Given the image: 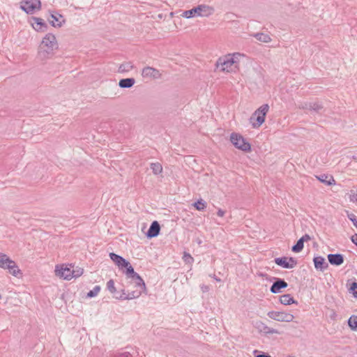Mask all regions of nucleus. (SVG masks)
<instances>
[{"label":"nucleus","instance_id":"f257e3e1","mask_svg":"<svg viewBox=\"0 0 357 357\" xmlns=\"http://www.w3.org/2000/svg\"><path fill=\"white\" fill-rule=\"evenodd\" d=\"M57 48L58 43L55 36L52 33L46 34L38 48V58L40 60H46L50 58Z\"/></svg>","mask_w":357,"mask_h":357},{"label":"nucleus","instance_id":"f03ea898","mask_svg":"<svg viewBox=\"0 0 357 357\" xmlns=\"http://www.w3.org/2000/svg\"><path fill=\"white\" fill-rule=\"evenodd\" d=\"M214 8L206 4H201L197 7L183 11L182 16L185 18H191L195 16L209 17L214 13Z\"/></svg>","mask_w":357,"mask_h":357},{"label":"nucleus","instance_id":"7ed1b4c3","mask_svg":"<svg viewBox=\"0 0 357 357\" xmlns=\"http://www.w3.org/2000/svg\"><path fill=\"white\" fill-rule=\"evenodd\" d=\"M83 273L82 269L74 270L71 267L61 266H56L55 274L56 276L63 278L64 280H71L73 278H77L80 276Z\"/></svg>","mask_w":357,"mask_h":357},{"label":"nucleus","instance_id":"20e7f679","mask_svg":"<svg viewBox=\"0 0 357 357\" xmlns=\"http://www.w3.org/2000/svg\"><path fill=\"white\" fill-rule=\"evenodd\" d=\"M269 106L267 104L262 105L252 115L250 121L253 128H259L265 121V117L268 112Z\"/></svg>","mask_w":357,"mask_h":357},{"label":"nucleus","instance_id":"39448f33","mask_svg":"<svg viewBox=\"0 0 357 357\" xmlns=\"http://www.w3.org/2000/svg\"><path fill=\"white\" fill-rule=\"evenodd\" d=\"M0 267L8 269V272L15 277L20 275L21 271L16 263L11 260L6 255L0 252Z\"/></svg>","mask_w":357,"mask_h":357},{"label":"nucleus","instance_id":"423d86ee","mask_svg":"<svg viewBox=\"0 0 357 357\" xmlns=\"http://www.w3.org/2000/svg\"><path fill=\"white\" fill-rule=\"evenodd\" d=\"M216 67L220 71L232 72L238 68L236 61L234 57L220 58L216 63Z\"/></svg>","mask_w":357,"mask_h":357},{"label":"nucleus","instance_id":"0eeeda50","mask_svg":"<svg viewBox=\"0 0 357 357\" xmlns=\"http://www.w3.org/2000/svg\"><path fill=\"white\" fill-rule=\"evenodd\" d=\"M230 141L232 144L238 149L248 152L251 150V146L249 142L243 138L240 134L233 132L230 135Z\"/></svg>","mask_w":357,"mask_h":357},{"label":"nucleus","instance_id":"6e6552de","mask_svg":"<svg viewBox=\"0 0 357 357\" xmlns=\"http://www.w3.org/2000/svg\"><path fill=\"white\" fill-rule=\"evenodd\" d=\"M20 8L27 14H33L41 8L40 0H24L21 2Z\"/></svg>","mask_w":357,"mask_h":357},{"label":"nucleus","instance_id":"1a4fd4ad","mask_svg":"<svg viewBox=\"0 0 357 357\" xmlns=\"http://www.w3.org/2000/svg\"><path fill=\"white\" fill-rule=\"evenodd\" d=\"M268 316L273 320L281 322H291L294 319L293 314L285 312L271 311L268 313Z\"/></svg>","mask_w":357,"mask_h":357},{"label":"nucleus","instance_id":"9d476101","mask_svg":"<svg viewBox=\"0 0 357 357\" xmlns=\"http://www.w3.org/2000/svg\"><path fill=\"white\" fill-rule=\"evenodd\" d=\"M274 261L284 268H293L297 264L296 260L293 257H278L274 259Z\"/></svg>","mask_w":357,"mask_h":357},{"label":"nucleus","instance_id":"9b49d317","mask_svg":"<svg viewBox=\"0 0 357 357\" xmlns=\"http://www.w3.org/2000/svg\"><path fill=\"white\" fill-rule=\"evenodd\" d=\"M142 75L144 78L156 79L160 78L161 73L158 69L147 66L142 69Z\"/></svg>","mask_w":357,"mask_h":357},{"label":"nucleus","instance_id":"f8f14e48","mask_svg":"<svg viewBox=\"0 0 357 357\" xmlns=\"http://www.w3.org/2000/svg\"><path fill=\"white\" fill-rule=\"evenodd\" d=\"M273 282L269 290H281L287 287L288 284L284 280L278 278H272Z\"/></svg>","mask_w":357,"mask_h":357},{"label":"nucleus","instance_id":"ddd939ff","mask_svg":"<svg viewBox=\"0 0 357 357\" xmlns=\"http://www.w3.org/2000/svg\"><path fill=\"white\" fill-rule=\"evenodd\" d=\"M109 257L112 260V261L116 266H118V267L120 269H123V266H127V264H128V261L126 260L122 257H121V256H119V255H116V254H115L114 252L109 253Z\"/></svg>","mask_w":357,"mask_h":357},{"label":"nucleus","instance_id":"4468645a","mask_svg":"<svg viewBox=\"0 0 357 357\" xmlns=\"http://www.w3.org/2000/svg\"><path fill=\"white\" fill-rule=\"evenodd\" d=\"M160 230V224L158 222V221H153L146 233V236L149 238L156 237L158 236Z\"/></svg>","mask_w":357,"mask_h":357},{"label":"nucleus","instance_id":"2eb2a0df","mask_svg":"<svg viewBox=\"0 0 357 357\" xmlns=\"http://www.w3.org/2000/svg\"><path fill=\"white\" fill-rule=\"evenodd\" d=\"M32 26L37 31H45L47 24L43 19L34 17H33Z\"/></svg>","mask_w":357,"mask_h":357},{"label":"nucleus","instance_id":"dca6fc26","mask_svg":"<svg viewBox=\"0 0 357 357\" xmlns=\"http://www.w3.org/2000/svg\"><path fill=\"white\" fill-rule=\"evenodd\" d=\"M328 259L331 265L340 266L344 262V257L341 254H329Z\"/></svg>","mask_w":357,"mask_h":357},{"label":"nucleus","instance_id":"f3484780","mask_svg":"<svg viewBox=\"0 0 357 357\" xmlns=\"http://www.w3.org/2000/svg\"><path fill=\"white\" fill-rule=\"evenodd\" d=\"M50 22L54 27H60L62 23L64 22L63 16L59 13L52 14Z\"/></svg>","mask_w":357,"mask_h":357},{"label":"nucleus","instance_id":"a211bd4d","mask_svg":"<svg viewBox=\"0 0 357 357\" xmlns=\"http://www.w3.org/2000/svg\"><path fill=\"white\" fill-rule=\"evenodd\" d=\"M113 297L119 300L131 299L135 298V296H138V295H131L130 291H128V294H126L125 291H113Z\"/></svg>","mask_w":357,"mask_h":357},{"label":"nucleus","instance_id":"6ab92c4d","mask_svg":"<svg viewBox=\"0 0 357 357\" xmlns=\"http://www.w3.org/2000/svg\"><path fill=\"white\" fill-rule=\"evenodd\" d=\"M319 181H320L321 183L327 185H332L335 184V181L334 180L333 177L331 175L328 174H321L319 176H317Z\"/></svg>","mask_w":357,"mask_h":357},{"label":"nucleus","instance_id":"aec40b11","mask_svg":"<svg viewBox=\"0 0 357 357\" xmlns=\"http://www.w3.org/2000/svg\"><path fill=\"white\" fill-rule=\"evenodd\" d=\"M314 267L317 269L324 270L328 267V264L325 261V259L322 257H316L313 259Z\"/></svg>","mask_w":357,"mask_h":357},{"label":"nucleus","instance_id":"412c9836","mask_svg":"<svg viewBox=\"0 0 357 357\" xmlns=\"http://www.w3.org/2000/svg\"><path fill=\"white\" fill-rule=\"evenodd\" d=\"M131 282L135 284V287L139 288L142 290H146V285L143 279L138 275H135L131 279Z\"/></svg>","mask_w":357,"mask_h":357},{"label":"nucleus","instance_id":"4be33fe9","mask_svg":"<svg viewBox=\"0 0 357 357\" xmlns=\"http://www.w3.org/2000/svg\"><path fill=\"white\" fill-rule=\"evenodd\" d=\"M303 109H307L310 110H314L317 112H319L320 110L323 109V105L319 102H314L310 103H305L302 106Z\"/></svg>","mask_w":357,"mask_h":357},{"label":"nucleus","instance_id":"5701e85b","mask_svg":"<svg viewBox=\"0 0 357 357\" xmlns=\"http://www.w3.org/2000/svg\"><path fill=\"white\" fill-rule=\"evenodd\" d=\"M135 83V79L134 78H125L120 79L119 86L123 89H129L131 88Z\"/></svg>","mask_w":357,"mask_h":357},{"label":"nucleus","instance_id":"b1692460","mask_svg":"<svg viewBox=\"0 0 357 357\" xmlns=\"http://www.w3.org/2000/svg\"><path fill=\"white\" fill-rule=\"evenodd\" d=\"M280 302L284 305H290L295 303L296 301L290 294H284L280 296Z\"/></svg>","mask_w":357,"mask_h":357},{"label":"nucleus","instance_id":"393cba45","mask_svg":"<svg viewBox=\"0 0 357 357\" xmlns=\"http://www.w3.org/2000/svg\"><path fill=\"white\" fill-rule=\"evenodd\" d=\"M134 68V66L131 62H125L120 65L119 67V73H127L131 70Z\"/></svg>","mask_w":357,"mask_h":357},{"label":"nucleus","instance_id":"a878e982","mask_svg":"<svg viewBox=\"0 0 357 357\" xmlns=\"http://www.w3.org/2000/svg\"><path fill=\"white\" fill-rule=\"evenodd\" d=\"M272 282H273L272 278L261 277V282H259V283L261 286V288H265L266 289H267L268 288L270 289V287L272 284Z\"/></svg>","mask_w":357,"mask_h":357},{"label":"nucleus","instance_id":"bb28decb","mask_svg":"<svg viewBox=\"0 0 357 357\" xmlns=\"http://www.w3.org/2000/svg\"><path fill=\"white\" fill-rule=\"evenodd\" d=\"M254 36L257 40L263 43H269L271 40V37L268 34L264 33H255Z\"/></svg>","mask_w":357,"mask_h":357},{"label":"nucleus","instance_id":"cd10ccee","mask_svg":"<svg viewBox=\"0 0 357 357\" xmlns=\"http://www.w3.org/2000/svg\"><path fill=\"white\" fill-rule=\"evenodd\" d=\"M150 167L155 175L160 174L162 172V166L160 162H152L150 165Z\"/></svg>","mask_w":357,"mask_h":357},{"label":"nucleus","instance_id":"c85d7f7f","mask_svg":"<svg viewBox=\"0 0 357 357\" xmlns=\"http://www.w3.org/2000/svg\"><path fill=\"white\" fill-rule=\"evenodd\" d=\"M123 268H126L125 273L128 278L131 279L135 275L137 274V273L135 272L134 268H132V266H131V264L129 261H128V264H127V266H123Z\"/></svg>","mask_w":357,"mask_h":357},{"label":"nucleus","instance_id":"c756f323","mask_svg":"<svg viewBox=\"0 0 357 357\" xmlns=\"http://www.w3.org/2000/svg\"><path fill=\"white\" fill-rule=\"evenodd\" d=\"M193 206L197 211H204L206 208L207 204L204 200L200 199L195 202Z\"/></svg>","mask_w":357,"mask_h":357},{"label":"nucleus","instance_id":"7c9ffc66","mask_svg":"<svg viewBox=\"0 0 357 357\" xmlns=\"http://www.w3.org/2000/svg\"><path fill=\"white\" fill-rule=\"evenodd\" d=\"M304 247L303 238H300L296 243L293 245L291 250L294 252H301Z\"/></svg>","mask_w":357,"mask_h":357},{"label":"nucleus","instance_id":"2f4dec72","mask_svg":"<svg viewBox=\"0 0 357 357\" xmlns=\"http://www.w3.org/2000/svg\"><path fill=\"white\" fill-rule=\"evenodd\" d=\"M346 287L347 290H357V282L354 278L347 280Z\"/></svg>","mask_w":357,"mask_h":357},{"label":"nucleus","instance_id":"473e14b6","mask_svg":"<svg viewBox=\"0 0 357 357\" xmlns=\"http://www.w3.org/2000/svg\"><path fill=\"white\" fill-rule=\"evenodd\" d=\"M348 324L351 330H357V316H351L348 320Z\"/></svg>","mask_w":357,"mask_h":357},{"label":"nucleus","instance_id":"72a5a7b5","mask_svg":"<svg viewBox=\"0 0 357 357\" xmlns=\"http://www.w3.org/2000/svg\"><path fill=\"white\" fill-rule=\"evenodd\" d=\"M107 288L108 290H115L114 282L113 280H109L107 282Z\"/></svg>","mask_w":357,"mask_h":357},{"label":"nucleus","instance_id":"f704fd0d","mask_svg":"<svg viewBox=\"0 0 357 357\" xmlns=\"http://www.w3.org/2000/svg\"><path fill=\"white\" fill-rule=\"evenodd\" d=\"M349 219L353 222L354 225L356 226L357 218L354 214H350L348 215Z\"/></svg>","mask_w":357,"mask_h":357},{"label":"nucleus","instance_id":"c9c22d12","mask_svg":"<svg viewBox=\"0 0 357 357\" xmlns=\"http://www.w3.org/2000/svg\"><path fill=\"white\" fill-rule=\"evenodd\" d=\"M241 56V54L239 53H236L232 55H228L227 57H234V61H236V63L238 62V58Z\"/></svg>","mask_w":357,"mask_h":357},{"label":"nucleus","instance_id":"e433bc0d","mask_svg":"<svg viewBox=\"0 0 357 357\" xmlns=\"http://www.w3.org/2000/svg\"><path fill=\"white\" fill-rule=\"evenodd\" d=\"M225 214V211L222 210V209H218V212H217V215L219 216V217H223Z\"/></svg>","mask_w":357,"mask_h":357},{"label":"nucleus","instance_id":"4c0bfd02","mask_svg":"<svg viewBox=\"0 0 357 357\" xmlns=\"http://www.w3.org/2000/svg\"><path fill=\"white\" fill-rule=\"evenodd\" d=\"M351 240L354 244H356L357 245V234L352 236Z\"/></svg>","mask_w":357,"mask_h":357},{"label":"nucleus","instance_id":"58836bf2","mask_svg":"<svg viewBox=\"0 0 357 357\" xmlns=\"http://www.w3.org/2000/svg\"><path fill=\"white\" fill-rule=\"evenodd\" d=\"M98 291H89L87 294V297H92L97 295Z\"/></svg>","mask_w":357,"mask_h":357},{"label":"nucleus","instance_id":"ea45409f","mask_svg":"<svg viewBox=\"0 0 357 357\" xmlns=\"http://www.w3.org/2000/svg\"><path fill=\"white\" fill-rule=\"evenodd\" d=\"M301 238H303V243H304L305 241H307L310 240V236L308 234H305Z\"/></svg>","mask_w":357,"mask_h":357},{"label":"nucleus","instance_id":"a19ab883","mask_svg":"<svg viewBox=\"0 0 357 357\" xmlns=\"http://www.w3.org/2000/svg\"><path fill=\"white\" fill-rule=\"evenodd\" d=\"M184 258H185V260L187 261H188V259H190V260L193 259L192 257L189 254H188V255L185 254Z\"/></svg>","mask_w":357,"mask_h":357},{"label":"nucleus","instance_id":"79ce46f5","mask_svg":"<svg viewBox=\"0 0 357 357\" xmlns=\"http://www.w3.org/2000/svg\"><path fill=\"white\" fill-rule=\"evenodd\" d=\"M92 290H100V287L99 285H96Z\"/></svg>","mask_w":357,"mask_h":357},{"label":"nucleus","instance_id":"37998d69","mask_svg":"<svg viewBox=\"0 0 357 357\" xmlns=\"http://www.w3.org/2000/svg\"><path fill=\"white\" fill-rule=\"evenodd\" d=\"M257 357H271V356L262 354V355H258Z\"/></svg>","mask_w":357,"mask_h":357},{"label":"nucleus","instance_id":"c03bdc74","mask_svg":"<svg viewBox=\"0 0 357 357\" xmlns=\"http://www.w3.org/2000/svg\"><path fill=\"white\" fill-rule=\"evenodd\" d=\"M354 296L357 298V291H354Z\"/></svg>","mask_w":357,"mask_h":357},{"label":"nucleus","instance_id":"a18cd8bd","mask_svg":"<svg viewBox=\"0 0 357 357\" xmlns=\"http://www.w3.org/2000/svg\"><path fill=\"white\" fill-rule=\"evenodd\" d=\"M353 159L357 162V157L356 156H353Z\"/></svg>","mask_w":357,"mask_h":357},{"label":"nucleus","instance_id":"49530a36","mask_svg":"<svg viewBox=\"0 0 357 357\" xmlns=\"http://www.w3.org/2000/svg\"><path fill=\"white\" fill-rule=\"evenodd\" d=\"M356 224L355 227L357 228V220H356Z\"/></svg>","mask_w":357,"mask_h":357}]
</instances>
